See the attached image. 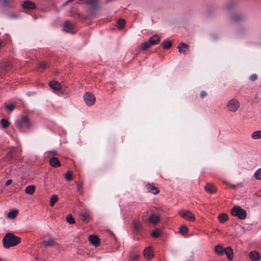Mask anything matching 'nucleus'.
<instances>
[{
    "label": "nucleus",
    "instance_id": "4c0bfd02",
    "mask_svg": "<svg viewBox=\"0 0 261 261\" xmlns=\"http://www.w3.org/2000/svg\"><path fill=\"white\" fill-rule=\"evenodd\" d=\"M1 66L0 67L1 68H6L9 66V63L7 62H3L0 63Z\"/></svg>",
    "mask_w": 261,
    "mask_h": 261
},
{
    "label": "nucleus",
    "instance_id": "c85d7f7f",
    "mask_svg": "<svg viewBox=\"0 0 261 261\" xmlns=\"http://www.w3.org/2000/svg\"><path fill=\"white\" fill-rule=\"evenodd\" d=\"M66 221L68 223L70 224H73L75 223V220L71 215H68L67 216Z\"/></svg>",
    "mask_w": 261,
    "mask_h": 261
},
{
    "label": "nucleus",
    "instance_id": "412c9836",
    "mask_svg": "<svg viewBox=\"0 0 261 261\" xmlns=\"http://www.w3.org/2000/svg\"><path fill=\"white\" fill-rule=\"evenodd\" d=\"M117 28L119 30L123 29L125 25V21L123 19H119L117 21Z\"/></svg>",
    "mask_w": 261,
    "mask_h": 261
},
{
    "label": "nucleus",
    "instance_id": "6ab92c4d",
    "mask_svg": "<svg viewBox=\"0 0 261 261\" xmlns=\"http://www.w3.org/2000/svg\"><path fill=\"white\" fill-rule=\"evenodd\" d=\"M18 213L19 211L18 210H13L9 212L7 214V216L8 218L13 219L17 217V215L18 214Z\"/></svg>",
    "mask_w": 261,
    "mask_h": 261
},
{
    "label": "nucleus",
    "instance_id": "0eeeda50",
    "mask_svg": "<svg viewBox=\"0 0 261 261\" xmlns=\"http://www.w3.org/2000/svg\"><path fill=\"white\" fill-rule=\"evenodd\" d=\"M24 123L25 124L26 127L27 128H30L31 126V123L30 121L27 116H24L22 117L20 121L18 122V126L19 128H21L22 124Z\"/></svg>",
    "mask_w": 261,
    "mask_h": 261
},
{
    "label": "nucleus",
    "instance_id": "ea45409f",
    "mask_svg": "<svg viewBox=\"0 0 261 261\" xmlns=\"http://www.w3.org/2000/svg\"><path fill=\"white\" fill-rule=\"evenodd\" d=\"M81 216L83 218V221H88L89 219V216L86 213H82Z\"/></svg>",
    "mask_w": 261,
    "mask_h": 261
},
{
    "label": "nucleus",
    "instance_id": "39448f33",
    "mask_svg": "<svg viewBox=\"0 0 261 261\" xmlns=\"http://www.w3.org/2000/svg\"><path fill=\"white\" fill-rule=\"evenodd\" d=\"M143 255L148 260H150L154 256V253L152 248L149 247L145 248L143 251Z\"/></svg>",
    "mask_w": 261,
    "mask_h": 261
},
{
    "label": "nucleus",
    "instance_id": "f03ea898",
    "mask_svg": "<svg viewBox=\"0 0 261 261\" xmlns=\"http://www.w3.org/2000/svg\"><path fill=\"white\" fill-rule=\"evenodd\" d=\"M231 214L241 220L245 219L247 216L246 211L242 209L240 206H234L231 210Z\"/></svg>",
    "mask_w": 261,
    "mask_h": 261
},
{
    "label": "nucleus",
    "instance_id": "7c9ffc66",
    "mask_svg": "<svg viewBox=\"0 0 261 261\" xmlns=\"http://www.w3.org/2000/svg\"><path fill=\"white\" fill-rule=\"evenodd\" d=\"M231 19L234 21H239L242 20V18L240 15L234 14L231 16Z\"/></svg>",
    "mask_w": 261,
    "mask_h": 261
},
{
    "label": "nucleus",
    "instance_id": "2eb2a0df",
    "mask_svg": "<svg viewBox=\"0 0 261 261\" xmlns=\"http://www.w3.org/2000/svg\"><path fill=\"white\" fill-rule=\"evenodd\" d=\"M205 189L210 194H214L217 191V188L211 184H207L205 187Z\"/></svg>",
    "mask_w": 261,
    "mask_h": 261
},
{
    "label": "nucleus",
    "instance_id": "a211bd4d",
    "mask_svg": "<svg viewBox=\"0 0 261 261\" xmlns=\"http://www.w3.org/2000/svg\"><path fill=\"white\" fill-rule=\"evenodd\" d=\"M160 216L157 215H151L148 219L150 223L153 224H156L159 222Z\"/></svg>",
    "mask_w": 261,
    "mask_h": 261
},
{
    "label": "nucleus",
    "instance_id": "37998d69",
    "mask_svg": "<svg viewBox=\"0 0 261 261\" xmlns=\"http://www.w3.org/2000/svg\"><path fill=\"white\" fill-rule=\"evenodd\" d=\"M139 256L138 254L132 255L130 256V258H131L132 260H134L137 259L138 258Z\"/></svg>",
    "mask_w": 261,
    "mask_h": 261
},
{
    "label": "nucleus",
    "instance_id": "4468645a",
    "mask_svg": "<svg viewBox=\"0 0 261 261\" xmlns=\"http://www.w3.org/2000/svg\"><path fill=\"white\" fill-rule=\"evenodd\" d=\"M49 164L53 167H59L61 166L59 160L56 157H52L49 160Z\"/></svg>",
    "mask_w": 261,
    "mask_h": 261
},
{
    "label": "nucleus",
    "instance_id": "58836bf2",
    "mask_svg": "<svg viewBox=\"0 0 261 261\" xmlns=\"http://www.w3.org/2000/svg\"><path fill=\"white\" fill-rule=\"evenodd\" d=\"M47 67V65L46 63L44 62H42L40 63V64H39V68L40 69H44L46 68Z\"/></svg>",
    "mask_w": 261,
    "mask_h": 261
},
{
    "label": "nucleus",
    "instance_id": "49530a36",
    "mask_svg": "<svg viewBox=\"0 0 261 261\" xmlns=\"http://www.w3.org/2000/svg\"><path fill=\"white\" fill-rule=\"evenodd\" d=\"M206 95V93H205V92H201V96L202 97H204V96H205Z\"/></svg>",
    "mask_w": 261,
    "mask_h": 261
},
{
    "label": "nucleus",
    "instance_id": "6e6552de",
    "mask_svg": "<svg viewBox=\"0 0 261 261\" xmlns=\"http://www.w3.org/2000/svg\"><path fill=\"white\" fill-rule=\"evenodd\" d=\"M89 241L91 244L95 246H98L100 245V240L96 235H90L89 237Z\"/></svg>",
    "mask_w": 261,
    "mask_h": 261
},
{
    "label": "nucleus",
    "instance_id": "9d476101",
    "mask_svg": "<svg viewBox=\"0 0 261 261\" xmlns=\"http://www.w3.org/2000/svg\"><path fill=\"white\" fill-rule=\"evenodd\" d=\"M228 109L231 111H235L239 107L238 102L234 100H231L227 105Z\"/></svg>",
    "mask_w": 261,
    "mask_h": 261
},
{
    "label": "nucleus",
    "instance_id": "bb28decb",
    "mask_svg": "<svg viewBox=\"0 0 261 261\" xmlns=\"http://www.w3.org/2000/svg\"><path fill=\"white\" fill-rule=\"evenodd\" d=\"M188 232V228L186 225H182L179 228V233L186 235Z\"/></svg>",
    "mask_w": 261,
    "mask_h": 261
},
{
    "label": "nucleus",
    "instance_id": "cd10ccee",
    "mask_svg": "<svg viewBox=\"0 0 261 261\" xmlns=\"http://www.w3.org/2000/svg\"><path fill=\"white\" fill-rule=\"evenodd\" d=\"M63 27H64V31L68 32V31H69L71 29V28L72 27V25H71V23L69 22V21H65L64 23Z\"/></svg>",
    "mask_w": 261,
    "mask_h": 261
},
{
    "label": "nucleus",
    "instance_id": "a18cd8bd",
    "mask_svg": "<svg viewBox=\"0 0 261 261\" xmlns=\"http://www.w3.org/2000/svg\"><path fill=\"white\" fill-rule=\"evenodd\" d=\"M251 79L252 81H254V80H256L257 79V75H255V74L252 75L251 77Z\"/></svg>",
    "mask_w": 261,
    "mask_h": 261
},
{
    "label": "nucleus",
    "instance_id": "473e14b6",
    "mask_svg": "<svg viewBox=\"0 0 261 261\" xmlns=\"http://www.w3.org/2000/svg\"><path fill=\"white\" fill-rule=\"evenodd\" d=\"M1 124L3 127L5 128H7L10 125L9 122L5 119H2L1 120Z\"/></svg>",
    "mask_w": 261,
    "mask_h": 261
},
{
    "label": "nucleus",
    "instance_id": "2f4dec72",
    "mask_svg": "<svg viewBox=\"0 0 261 261\" xmlns=\"http://www.w3.org/2000/svg\"><path fill=\"white\" fill-rule=\"evenodd\" d=\"M252 137L254 139L261 138V131L254 132L252 135Z\"/></svg>",
    "mask_w": 261,
    "mask_h": 261
},
{
    "label": "nucleus",
    "instance_id": "dca6fc26",
    "mask_svg": "<svg viewBox=\"0 0 261 261\" xmlns=\"http://www.w3.org/2000/svg\"><path fill=\"white\" fill-rule=\"evenodd\" d=\"M189 45L185 43H180L177 46L178 51L180 53H186L187 50L189 48Z\"/></svg>",
    "mask_w": 261,
    "mask_h": 261
},
{
    "label": "nucleus",
    "instance_id": "72a5a7b5",
    "mask_svg": "<svg viewBox=\"0 0 261 261\" xmlns=\"http://www.w3.org/2000/svg\"><path fill=\"white\" fill-rule=\"evenodd\" d=\"M140 226L141 224L139 222L137 221H134L133 222V228L134 230L136 231L139 230L140 228Z\"/></svg>",
    "mask_w": 261,
    "mask_h": 261
},
{
    "label": "nucleus",
    "instance_id": "f257e3e1",
    "mask_svg": "<svg viewBox=\"0 0 261 261\" xmlns=\"http://www.w3.org/2000/svg\"><path fill=\"white\" fill-rule=\"evenodd\" d=\"M21 238L12 233L8 232L3 238V244L5 248H8L17 245L21 242Z\"/></svg>",
    "mask_w": 261,
    "mask_h": 261
},
{
    "label": "nucleus",
    "instance_id": "b1692460",
    "mask_svg": "<svg viewBox=\"0 0 261 261\" xmlns=\"http://www.w3.org/2000/svg\"><path fill=\"white\" fill-rule=\"evenodd\" d=\"M161 230L159 228H156L154 230L152 231L151 235L153 238H159L161 236Z\"/></svg>",
    "mask_w": 261,
    "mask_h": 261
},
{
    "label": "nucleus",
    "instance_id": "79ce46f5",
    "mask_svg": "<svg viewBox=\"0 0 261 261\" xmlns=\"http://www.w3.org/2000/svg\"><path fill=\"white\" fill-rule=\"evenodd\" d=\"M44 244L46 246L53 245L54 244V241L51 240H50L44 242Z\"/></svg>",
    "mask_w": 261,
    "mask_h": 261
},
{
    "label": "nucleus",
    "instance_id": "1a4fd4ad",
    "mask_svg": "<svg viewBox=\"0 0 261 261\" xmlns=\"http://www.w3.org/2000/svg\"><path fill=\"white\" fill-rule=\"evenodd\" d=\"M248 256L252 261H258L260 259V253L256 251H251Z\"/></svg>",
    "mask_w": 261,
    "mask_h": 261
},
{
    "label": "nucleus",
    "instance_id": "e433bc0d",
    "mask_svg": "<svg viewBox=\"0 0 261 261\" xmlns=\"http://www.w3.org/2000/svg\"><path fill=\"white\" fill-rule=\"evenodd\" d=\"M150 43L149 42H145L144 43L142 44V49L143 50H146L147 49H148L150 46Z\"/></svg>",
    "mask_w": 261,
    "mask_h": 261
},
{
    "label": "nucleus",
    "instance_id": "4be33fe9",
    "mask_svg": "<svg viewBox=\"0 0 261 261\" xmlns=\"http://www.w3.org/2000/svg\"><path fill=\"white\" fill-rule=\"evenodd\" d=\"M147 186L150 189L149 192H152L154 194H157L159 193V189L154 187L153 185L149 184L147 185Z\"/></svg>",
    "mask_w": 261,
    "mask_h": 261
},
{
    "label": "nucleus",
    "instance_id": "7ed1b4c3",
    "mask_svg": "<svg viewBox=\"0 0 261 261\" xmlns=\"http://www.w3.org/2000/svg\"><path fill=\"white\" fill-rule=\"evenodd\" d=\"M180 215L184 219L192 221L195 220V217L194 215L190 211H181L179 212Z\"/></svg>",
    "mask_w": 261,
    "mask_h": 261
},
{
    "label": "nucleus",
    "instance_id": "f8f14e48",
    "mask_svg": "<svg viewBox=\"0 0 261 261\" xmlns=\"http://www.w3.org/2000/svg\"><path fill=\"white\" fill-rule=\"evenodd\" d=\"M50 87L55 90H59L61 88V86L59 83L56 81H51L49 83Z\"/></svg>",
    "mask_w": 261,
    "mask_h": 261
},
{
    "label": "nucleus",
    "instance_id": "aec40b11",
    "mask_svg": "<svg viewBox=\"0 0 261 261\" xmlns=\"http://www.w3.org/2000/svg\"><path fill=\"white\" fill-rule=\"evenodd\" d=\"M218 219L220 222L224 223L228 220V216L225 213H222L218 216Z\"/></svg>",
    "mask_w": 261,
    "mask_h": 261
},
{
    "label": "nucleus",
    "instance_id": "5701e85b",
    "mask_svg": "<svg viewBox=\"0 0 261 261\" xmlns=\"http://www.w3.org/2000/svg\"><path fill=\"white\" fill-rule=\"evenodd\" d=\"M151 44H156L160 42V38L157 35H154L152 37L149 41Z\"/></svg>",
    "mask_w": 261,
    "mask_h": 261
},
{
    "label": "nucleus",
    "instance_id": "f3484780",
    "mask_svg": "<svg viewBox=\"0 0 261 261\" xmlns=\"http://www.w3.org/2000/svg\"><path fill=\"white\" fill-rule=\"evenodd\" d=\"M35 189H36L35 186L30 185L26 187V188L24 190V192H25V194H27L32 195L34 193V192L35 191Z\"/></svg>",
    "mask_w": 261,
    "mask_h": 261
},
{
    "label": "nucleus",
    "instance_id": "a878e982",
    "mask_svg": "<svg viewBox=\"0 0 261 261\" xmlns=\"http://www.w3.org/2000/svg\"><path fill=\"white\" fill-rule=\"evenodd\" d=\"M215 251L218 254H222L224 252V249L221 245H219L215 247Z\"/></svg>",
    "mask_w": 261,
    "mask_h": 261
},
{
    "label": "nucleus",
    "instance_id": "c03bdc74",
    "mask_svg": "<svg viewBox=\"0 0 261 261\" xmlns=\"http://www.w3.org/2000/svg\"><path fill=\"white\" fill-rule=\"evenodd\" d=\"M12 182V180L11 179H9L6 182V186H9Z\"/></svg>",
    "mask_w": 261,
    "mask_h": 261
},
{
    "label": "nucleus",
    "instance_id": "f704fd0d",
    "mask_svg": "<svg viewBox=\"0 0 261 261\" xmlns=\"http://www.w3.org/2000/svg\"><path fill=\"white\" fill-rule=\"evenodd\" d=\"M16 106L14 103H10L6 106V109L9 111H12L15 108Z\"/></svg>",
    "mask_w": 261,
    "mask_h": 261
},
{
    "label": "nucleus",
    "instance_id": "a19ab883",
    "mask_svg": "<svg viewBox=\"0 0 261 261\" xmlns=\"http://www.w3.org/2000/svg\"><path fill=\"white\" fill-rule=\"evenodd\" d=\"M72 177V173H71L70 172H68L65 174V178H66V179H67V180H71Z\"/></svg>",
    "mask_w": 261,
    "mask_h": 261
},
{
    "label": "nucleus",
    "instance_id": "c756f323",
    "mask_svg": "<svg viewBox=\"0 0 261 261\" xmlns=\"http://www.w3.org/2000/svg\"><path fill=\"white\" fill-rule=\"evenodd\" d=\"M162 45L165 49H168L172 46V42L170 41H166L162 43Z\"/></svg>",
    "mask_w": 261,
    "mask_h": 261
},
{
    "label": "nucleus",
    "instance_id": "423d86ee",
    "mask_svg": "<svg viewBox=\"0 0 261 261\" xmlns=\"http://www.w3.org/2000/svg\"><path fill=\"white\" fill-rule=\"evenodd\" d=\"M85 3L90 5V13L93 14L97 6L98 0H85Z\"/></svg>",
    "mask_w": 261,
    "mask_h": 261
},
{
    "label": "nucleus",
    "instance_id": "20e7f679",
    "mask_svg": "<svg viewBox=\"0 0 261 261\" xmlns=\"http://www.w3.org/2000/svg\"><path fill=\"white\" fill-rule=\"evenodd\" d=\"M21 6L24 9L28 10H33L37 8L36 4L34 2L30 1L24 2Z\"/></svg>",
    "mask_w": 261,
    "mask_h": 261
},
{
    "label": "nucleus",
    "instance_id": "393cba45",
    "mask_svg": "<svg viewBox=\"0 0 261 261\" xmlns=\"http://www.w3.org/2000/svg\"><path fill=\"white\" fill-rule=\"evenodd\" d=\"M58 200V197L56 195H53L50 198L49 203L51 206H53Z\"/></svg>",
    "mask_w": 261,
    "mask_h": 261
},
{
    "label": "nucleus",
    "instance_id": "9b49d317",
    "mask_svg": "<svg viewBox=\"0 0 261 261\" xmlns=\"http://www.w3.org/2000/svg\"><path fill=\"white\" fill-rule=\"evenodd\" d=\"M85 100L88 105H92L95 101L94 96L90 93H86L85 95Z\"/></svg>",
    "mask_w": 261,
    "mask_h": 261
},
{
    "label": "nucleus",
    "instance_id": "c9c22d12",
    "mask_svg": "<svg viewBox=\"0 0 261 261\" xmlns=\"http://www.w3.org/2000/svg\"><path fill=\"white\" fill-rule=\"evenodd\" d=\"M254 176L257 179H261V168L255 172Z\"/></svg>",
    "mask_w": 261,
    "mask_h": 261
},
{
    "label": "nucleus",
    "instance_id": "ddd939ff",
    "mask_svg": "<svg viewBox=\"0 0 261 261\" xmlns=\"http://www.w3.org/2000/svg\"><path fill=\"white\" fill-rule=\"evenodd\" d=\"M224 251L225 252L227 258L230 260H232L233 256L232 249L230 247H227L224 249Z\"/></svg>",
    "mask_w": 261,
    "mask_h": 261
},
{
    "label": "nucleus",
    "instance_id": "de8ad7c7",
    "mask_svg": "<svg viewBox=\"0 0 261 261\" xmlns=\"http://www.w3.org/2000/svg\"><path fill=\"white\" fill-rule=\"evenodd\" d=\"M11 154H12V152H11V151H10V152H9L8 153V154H10V155H11Z\"/></svg>",
    "mask_w": 261,
    "mask_h": 261
}]
</instances>
